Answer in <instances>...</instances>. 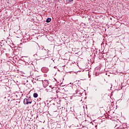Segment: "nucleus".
I'll list each match as a JSON object with an SVG mask.
<instances>
[{
    "instance_id": "obj_6",
    "label": "nucleus",
    "mask_w": 129,
    "mask_h": 129,
    "mask_svg": "<svg viewBox=\"0 0 129 129\" xmlns=\"http://www.w3.org/2000/svg\"><path fill=\"white\" fill-rule=\"evenodd\" d=\"M46 53L47 54V56H46V58H49V57H51V56H53V54H50V52L49 50L46 51Z\"/></svg>"
},
{
    "instance_id": "obj_11",
    "label": "nucleus",
    "mask_w": 129,
    "mask_h": 129,
    "mask_svg": "<svg viewBox=\"0 0 129 129\" xmlns=\"http://www.w3.org/2000/svg\"><path fill=\"white\" fill-rule=\"evenodd\" d=\"M41 100H42V98H38L37 99L38 102H39V101H41Z\"/></svg>"
},
{
    "instance_id": "obj_7",
    "label": "nucleus",
    "mask_w": 129,
    "mask_h": 129,
    "mask_svg": "<svg viewBox=\"0 0 129 129\" xmlns=\"http://www.w3.org/2000/svg\"><path fill=\"white\" fill-rule=\"evenodd\" d=\"M43 85H44V86H47L48 85V81H44L42 82Z\"/></svg>"
},
{
    "instance_id": "obj_9",
    "label": "nucleus",
    "mask_w": 129,
    "mask_h": 129,
    "mask_svg": "<svg viewBox=\"0 0 129 129\" xmlns=\"http://www.w3.org/2000/svg\"><path fill=\"white\" fill-rule=\"evenodd\" d=\"M52 20V19L50 18H48L46 19V23H50V22H51V21Z\"/></svg>"
},
{
    "instance_id": "obj_8",
    "label": "nucleus",
    "mask_w": 129,
    "mask_h": 129,
    "mask_svg": "<svg viewBox=\"0 0 129 129\" xmlns=\"http://www.w3.org/2000/svg\"><path fill=\"white\" fill-rule=\"evenodd\" d=\"M33 97H34V98H37V97H38V93H34L33 94Z\"/></svg>"
},
{
    "instance_id": "obj_12",
    "label": "nucleus",
    "mask_w": 129,
    "mask_h": 129,
    "mask_svg": "<svg viewBox=\"0 0 129 129\" xmlns=\"http://www.w3.org/2000/svg\"><path fill=\"white\" fill-rule=\"evenodd\" d=\"M33 81H32V82H34Z\"/></svg>"
},
{
    "instance_id": "obj_3",
    "label": "nucleus",
    "mask_w": 129,
    "mask_h": 129,
    "mask_svg": "<svg viewBox=\"0 0 129 129\" xmlns=\"http://www.w3.org/2000/svg\"><path fill=\"white\" fill-rule=\"evenodd\" d=\"M33 102V100H32V98L31 96L26 97V98L24 99L23 103L24 104H31Z\"/></svg>"
},
{
    "instance_id": "obj_5",
    "label": "nucleus",
    "mask_w": 129,
    "mask_h": 129,
    "mask_svg": "<svg viewBox=\"0 0 129 129\" xmlns=\"http://www.w3.org/2000/svg\"><path fill=\"white\" fill-rule=\"evenodd\" d=\"M31 76H32V77H39V76L38 74H37V72L35 71H32L30 73Z\"/></svg>"
},
{
    "instance_id": "obj_10",
    "label": "nucleus",
    "mask_w": 129,
    "mask_h": 129,
    "mask_svg": "<svg viewBox=\"0 0 129 129\" xmlns=\"http://www.w3.org/2000/svg\"><path fill=\"white\" fill-rule=\"evenodd\" d=\"M67 2L68 4H70V3H72V2H73V0H67Z\"/></svg>"
},
{
    "instance_id": "obj_4",
    "label": "nucleus",
    "mask_w": 129,
    "mask_h": 129,
    "mask_svg": "<svg viewBox=\"0 0 129 129\" xmlns=\"http://www.w3.org/2000/svg\"><path fill=\"white\" fill-rule=\"evenodd\" d=\"M57 97H58L57 95V93H51L50 98L51 99H56V98H57Z\"/></svg>"
},
{
    "instance_id": "obj_1",
    "label": "nucleus",
    "mask_w": 129,
    "mask_h": 129,
    "mask_svg": "<svg viewBox=\"0 0 129 129\" xmlns=\"http://www.w3.org/2000/svg\"><path fill=\"white\" fill-rule=\"evenodd\" d=\"M28 47L29 49L35 51V52H38V48H39V44L35 41H31L29 42L28 44Z\"/></svg>"
},
{
    "instance_id": "obj_2",
    "label": "nucleus",
    "mask_w": 129,
    "mask_h": 129,
    "mask_svg": "<svg viewBox=\"0 0 129 129\" xmlns=\"http://www.w3.org/2000/svg\"><path fill=\"white\" fill-rule=\"evenodd\" d=\"M56 92L57 96H58L59 98H64V94L65 93V89L63 88V86L60 87L56 90Z\"/></svg>"
}]
</instances>
